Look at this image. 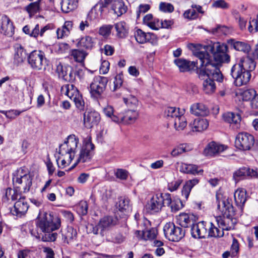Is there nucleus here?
<instances>
[{"mask_svg":"<svg viewBox=\"0 0 258 258\" xmlns=\"http://www.w3.org/2000/svg\"><path fill=\"white\" fill-rule=\"evenodd\" d=\"M174 63L178 67L180 72H189L195 67H197V61H189L183 58H176L173 61Z\"/></svg>","mask_w":258,"mask_h":258,"instance_id":"b1692460","label":"nucleus"},{"mask_svg":"<svg viewBox=\"0 0 258 258\" xmlns=\"http://www.w3.org/2000/svg\"><path fill=\"white\" fill-rule=\"evenodd\" d=\"M169 193H157L154 195L146 205V209L151 214H155L161 211L166 204H169Z\"/></svg>","mask_w":258,"mask_h":258,"instance_id":"39448f33","label":"nucleus"},{"mask_svg":"<svg viewBox=\"0 0 258 258\" xmlns=\"http://www.w3.org/2000/svg\"><path fill=\"white\" fill-rule=\"evenodd\" d=\"M229 45L235 50L242 51L247 54L251 49V47L247 43L243 41H237L234 39H230L227 40Z\"/></svg>","mask_w":258,"mask_h":258,"instance_id":"c85d7f7f","label":"nucleus"},{"mask_svg":"<svg viewBox=\"0 0 258 258\" xmlns=\"http://www.w3.org/2000/svg\"><path fill=\"white\" fill-rule=\"evenodd\" d=\"M205 51L196 50L194 54L200 61L199 67L196 69V73L200 78L208 76L214 77L218 82L221 83L224 77L220 70L222 63H228L230 56L228 54V46L224 43H217L213 46H206Z\"/></svg>","mask_w":258,"mask_h":258,"instance_id":"f257e3e1","label":"nucleus"},{"mask_svg":"<svg viewBox=\"0 0 258 258\" xmlns=\"http://www.w3.org/2000/svg\"><path fill=\"white\" fill-rule=\"evenodd\" d=\"M168 199H169V204H166V206L170 208L172 212L176 213L184 207L183 202L180 199H176L172 200L170 194Z\"/></svg>","mask_w":258,"mask_h":258,"instance_id":"a18cd8bd","label":"nucleus"},{"mask_svg":"<svg viewBox=\"0 0 258 258\" xmlns=\"http://www.w3.org/2000/svg\"><path fill=\"white\" fill-rule=\"evenodd\" d=\"M99 112L94 110H87L84 113V124L88 128L97 125L100 121Z\"/></svg>","mask_w":258,"mask_h":258,"instance_id":"a211bd4d","label":"nucleus"},{"mask_svg":"<svg viewBox=\"0 0 258 258\" xmlns=\"http://www.w3.org/2000/svg\"><path fill=\"white\" fill-rule=\"evenodd\" d=\"M165 237L169 241L178 242L185 236V230L181 226H176L173 222L165 224L163 227Z\"/></svg>","mask_w":258,"mask_h":258,"instance_id":"1a4fd4ad","label":"nucleus"},{"mask_svg":"<svg viewBox=\"0 0 258 258\" xmlns=\"http://www.w3.org/2000/svg\"><path fill=\"white\" fill-rule=\"evenodd\" d=\"M65 143L68 146L71 153L75 155L76 153L77 148L79 143V139L75 135H71L69 136L64 141Z\"/></svg>","mask_w":258,"mask_h":258,"instance_id":"79ce46f5","label":"nucleus"},{"mask_svg":"<svg viewBox=\"0 0 258 258\" xmlns=\"http://www.w3.org/2000/svg\"><path fill=\"white\" fill-rule=\"evenodd\" d=\"M183 15L184 18L189 20H194L198 17V14L194 9L185 11Z\"/></svg>","mask_w":258,"mask_h":258,"instance_id":"774afa93","label":"nucleus"},{"mask_svg":"<svg viewBox=\"0 0 258 258\" xmlns=\"http://www.w3.org/2000/svg\"><path fill=\"white\" fill-rule=\"evenodd\" d=\"M29 230L32 236L44 242H53L56 240L58 236V234L55 231V230H50L40 233L33 229H30Z\"/></svg>","mask_w":258,"mask_h":258,"instance_id":"393cba45","label":"nucleus"},{"mask_svg":"<svg viewBox=\"0 0 258 258\" xmlns=\"http://www.w3.org/2000/svg\"><path fill=\"white\" fill-rule=\"evenodd\" d=\"M62 240L63 242L70 244L77 238L76 230L72 227H68L64 231H61Z\"/></svg>","mask_w":258,"mask_h":258,"instance_id":"e433bc0d","label":"nucleus"},{"mask_svg":"<svg viewBox=\"0 0 258 258\" xmlns=\"http://www.w3.org/2000/svg\"><path fill=\"white\" fill-rule=\"evenodd\" d=\"M139 116L138 112L134 109H128L124 112H119L118 117H114V122L125 124L135 122Z\"/></svg>","mask_w":258,"mask_h":258,"instance_id":"dca6fc26","label":"nucleus"},{"mask_svg":"<svg viewBox=\"0 0 258 258\" xmlns=\"http://www.w3.org/2000/svg\"><path fill=\"white\" fill-rule=\"evenodd\" d=\"M109 240L112 242L115 243H121L125 239V236H123L120 232L116 231H111L109 232Z\"/></svg>","mask_w":258,"mask_h":258,"instance_id":"3c124183","label":"nucleus"},{"mask_svg":"<svg viewBox=\"0 0 258 258\" xmlns=\"http://www.w3.org/2000/svg\"><path fill=\"white\" fill-rule=\"evenodd\" d=\"M76 208L77 213L81 216H85L88 213V205L86 201H81Z\"/></svg>","mask_w":258,"mask_h":258,"instance_id":"6e6d98bb","label":"nucleus"},{"mask_svg":"<svg viewBox=\"0 0 258 258\" xmlns=\"http://www.w3.org/2000/svg\"><path fill=\"white\" fill-rule=\"evenodd\" d=\"M0 33L9 37H12L15 33L14 23L6 15H3L0 17Z\"/></svg>","mask_w":258,"mask_h":258,"instance_id":"f3484780","label":"nucleus"},{"mask_svg":"<svg viewBox=\"0 0 258 258\" xmlns=\"http://www.w3.org/2000/svg\"><path fill=\"white\" fill-rule=\"evenodd\" d=\"M230 75L234 79L236 86L246 85L251 78V74L240 68V66H233L231 69Z\"/></svg>","mask_w":258,"mask_h":258,"instance_id":"9b49d317","label":"nucleus"},{"mask_svg":"<svg viewBox=\"0 0 258 258\" xmlns=\"http://www.w3.org/2000/svg\"><path fill=\"white\" fill-rule=\"evenodd\" d=\"M70 55L73 57L76 62H83L88 55V53L83 50L74 49L70 51Z\"/></svg>","mask_w":258,"mask_h":258,"instance_id":"49530a36","label":"nucleus"},{"mask_svg":"<svg viewBox=\"0 0 258 258\" xmlns=\"http://www.w3.org/2000/svg\"><path fill=\"white\" fill-rule=\"evenodd\" d=\"M143 224L145 228L142 229V238L145 240H154L157 236L158 230L156 228H149L150 222L144 219Z\"/></svg>","mask_w":258,"mask_h":258,"instance_id":"bb28decb","label":"nucleus"},{"mask_svg":"<svg viewBox=\"0 0 258 258\" xmlns=\"http://www.w3.org/2000/svg\"><path fill=\"white\" fill-rule=\"evenodd\" d=\"M64 89L66 90L65 95L74 101L77 108L80 110H84L85 102L78 89L73 84H66L61 88L62 90Z\"/></svg>","mask_w":258,"mask_h":258,"instance_id":"9d476101","label":"nucleus"},{"mask_svg":"<svg viewBox=\"0 0 258 258\" xmlns=\"http://www.w3.org/2000/svg\"><path fill=\"white\" fill-rule=\"evenodd\" d=\"M192 149V146L187 144H182L175 148L171 153L173 157H176L186 152L190 151Z\"/></svg>","mask_w":258,"mask_h":258,"instance_id":"09e8293b","label":"nucleus"},{"mask_svg":"<svg viewBox=\"0 0 258 258\" xmlns=\"http://www.w3.org/2000/svg\"><path fill=\"white\" fill-rule=\"evenodd\" d=\"M124 103L130 107H136L138 104V100L134 96L131 95L127 98H123Z\"/></svg>","mask_w":258,"mask_h":258,"instance_id":"680f3d73","label":"nucleus"},{"mask_svg":"<svg viewBox=\"0 0 258 258\" xmlns=\"http://www.w3.org/2000/svg\"><path fill=\"white\" fill-rule=\"evenodd\" d=\"M58 153L62 156L69 154L70 162H71L75 157L73 154L71 153V151L69 150L68 146L64 142L63 144L59 145Z\"/></svg>","mask_w":258,"mask_h":258,"instance_id":"864d4df0","label":"nucleus"},{"mask_svg":"<svg viewBox=\"0 0 258 258\" xmlns=\"http://www.w3.org/2000/svg\"><path fill=\"white\" fill-rule=\"evenodd\" d=\"M207 223L204 221L197 222L190 228L192 237L196 239L205 238L208 234Z\"/></svg>","mask_w":258,"mask_h":258,"instance_id":"6ab92c4d","label":"nucleus"},{"mask_svg":"<svg viewBox=\"0 0 258 258\" xmlns=\"http://www.w3.org/2000/svg\"><path fill=\"white\" fill-rule=\"evenodd\" d=\"M225 150V147L222 145H219L215 142L209 143L204 151L206 156H213L215 154L222 152Z\"/></svg>","mask_w":258,"mask_h":258,"instance_id":"473e14b6","label":"nucleus"},{"mask_svg":"<svg viewBox=\"0 0 258 258\" xmlns=\"http://www.w3.org/2000/svg\"><path fill=\"white\" fill-rule=\"evenodd\" d=\"M233 66H240V68L244 71L250 73L254 70L256 63L253 59L246 56L240 58L239 61Z\"/></svg>","mask_w":258,"mask_h":258,"instance_id":"2f4dec72","label":"nucleus"},{"mask_svg":"<svg viewBox=\"0 0 258 258\" xmlns=\"http://www.w3.org/2000/svg\"><path fill=\"white\" fill-rule=\"evenodd\" d=\"M135 37L138 43L144 44L147 42V33H146L141 29H138L135 33Z\"/></svg>","mask_w":258,"mask_h":258,"instance_id":"5fc2aeb1","label":"nucleus"},{"mask_svg":"<svg viewBox=\"0 0 258 258\" xmlns=\"http://www.w3.org/2000/svg\"><path fill=\"white\" fill-rule=\"evenodd\" d=\"M14 63L17 66L24 61L27 58L28 54L24 47L19 43H16L14 45Z\"/></svg>","mask_w":258,"mask_h":258,"instance_id":"a878e982","label":"nucleus"},{"mask_svg":"<svg viewBox=\"0 0 258 258\" xmlns=\"http://www.w3.org/2000/svg\"><path fill=\"white\" fill-rule=\"evenodd\" d=\"M187 125V121L184 116L180 114L174 119V126L176 130H182Z\"/></svg>","mask_w":258,"mask_h":258,"instance_id":"8fccbe9b","label":"nucleus"},{"mask_svg":"<svg viewBox=\"0 0 258 258\" xmlns=\"http://www.w3.org/2000/svg\"><path fill=\"white\" fill-rule=\"evenodd\" d=\"M108 82L107 77L100 76L95 77L89 88L91 97L96 100L101 99Z\"/></svg>","mask_w":258,"mask_h":258,"instance_id":"6e6552de","label":"nucleus"},{"mask_svg":"<svg viewBox=\"0 0 258 258\" xmlns=\"http://www.w3.org/2000/svg\"><path fill=\"white\" fill-rule=\"evenodd\" d=\"M60 218L58 217L52 218L50 214L48 216L46 213H45L42 217H39V215L36 220V227L41 233L57 230L60 228Z\"/></svg>","mask_w":258,"mask_h":258,"instance_id":"7ed1b4c3","label":"nucleus"},{"mask_svg":"<svg viewBox=\"0 0 258 258\" xmlns=\"http://www.w3.org/2000/svg\"><path fill=\"white\" fill-rule=\"evenodd\" d=\"M179 108L175 107H168L164 111V115L167 117L174 118L178 116L181 113L179 111Z\"/></svg>","mask_w":258,"mask_h":258,"instance_id":"4d7b16f0","label":"nucleus"},{"mask_svg":"<svg viewBox=\"0 0 258 258\" xmlns=\"http://www.w3.org/2000/svg\"><path fill=\"white\" fill-rule=\"evenodd\" d=\"M73 21H66L61 28H58L57 29L56 34L58 38H62L69 36L73 29Z\"/></svg>","mask_w":258,"mask_h":258,"instance_id":"58836bf2","label":"nucleus"},{"mask_svg":"<svg viewBox=\"0 0 258 258\" xmlns=\"http://www.w3.org/2000/svg\"><path fill=\"white\" fill-rule=\"evenodd\" d=\"M114 28L116 31V36L119 38H125L128 34L129 27L124 21H120L114 25Z\"/></svg>","mask_w":258,"mask_h":258,"instance_id":"4c0bfd02","label":"nucleus"},{"mask_svg":"<svg viewBox=\"0 0 258 258\" xmlns=\"http://www.w3.org/2000/svg\"><path fill=\"white\" fill-rule=\"evenodd\" d=\"M123 83V74L120 73L117 74L115 77L113 81V88L112 91H115L119 89L122 85Z\"/></svg>","mask_w":258,"mask_h":258,"instance_id":"0e129e2a","label":"nucleus"},{"mask_svg":"<svg viewBox=\"0 0 258 258\" xmlns=\"http://www.w3.org/2000/svg\"><path fill=\"white\" fill-rule=\"evenodd\" d=\"M2 192L1 208L6 211L13 206V201L18 199L19 194L17 190L13 189L11 187L4 188Z\"/></svg>","mask_w":258,"mask_h":258,"instance_id":"4468645a","label":"nucleus"},{"mask_svg":"<svg viewBox=\"0 0 258 258\" xmlns=\"http://www.w3.org/2000/svg\"><path fill=\"white\" fill-rule=\"evenodd\" d=\"M60 5L62 11L68 13L76 9L78 4L74 0H62Z\"/></svg>","mask_w":258,"mask_h":258,"instance_id":"de8ad7c7","label":"nucleus"},{"mask_svg":"<svg viewBox=\"0 0 258 258\" xmlns=\"http://www.w3.org/2000/svg\"><path fill=\"white\" fill-rule=\"evenodd\" d=\"M180 170L184 173L193 175L202 174L203 172L202 169H199L197 165L194 164H183Z\"/></svg>","mask_w":258,"mask_h":258,"instance_id":"37998d69","label":"nucleus"},{"mask_svg":"<svg viewBox=\"0 0 258 258\" xmlns=\"http://www.w3.org/2000/svg\"><path fill=\"white\" fill-rule=\"evenodd\" d=\"M234 197L236 205L242 213L246 201V190L244 188H238L234 192Z\"/></svg>","mask_w":258,"mask_h":258,"instance_id":"cd10ccee","label":"nucleus"},{"mask_svg":"<svg viewBox=\"0 0 258 258\" xmlns=\"http://www.w3.org/2000/svg\"><path fill=\"white\" fill-rule=\"evenodd\" d=\"M211 226L209 228L207 236L214 237H222L224 235V230H220L215 227L212 223H210Z\"/></svg>","mask_w":258,"mask_h":258,"instance_id":"603ef678","label":"nucleus"},{"mask_svg":"<svg viewBox=\"0 0 258 258\" xmlns=\"http://www.w3.org/2000/svg\"><path fill=\"white\" fill-rule=\"evenodd\" d=\"M78 46L86 49L91 50L94 47L95 42L91 37L86 36L81 38L78 43Z\"/></svg>","mask_w":258,"mask_h":258,"instance_id":"c03bdc74","label":"nucleus"},{"mask_svg":"<svg viewBox=\"0 0 258 258\" xmlns=\"http://www.w3.org/2000/svg\"><path fill=\"white\" fill-rule=\"evenodd\" d=\"M11 208L8 209L6 212L14 216L21 217L25 214L29 208L28 203L25 201V198L20 197L18 201L16 202Z\"/></svg>","mask_w":258,"mask_h":258,"instance_id":"2eb2a0df","label":"nucleus"},{"mask_svg":"<svg viewBox=\"0 0 258 258\" xmlns=\"http://www.w3.org/2000/svg\"><path fill=\"white\" fill-rule=\"evenodd\" d=\"M94 150L95 146L92 142L91 137L88 136L84 140L79 157L70 170L73 169L80 163L90 162L94 155Z\"/></svg>","mask_w":258,"mask_h":258,"instance_id":"20e7f679","label":"nucleus"},{"mask_svg":"<svg viewBox=\"0 0 258 258\" xmlns=\"http://www.w3.org/2000/svg\"><path fill=\"white\" fill-rule=\"evenodd\" d=\"M27 62L32 69L38 71L42 70H45L46 66L48 65V61L43 51L34 50L28 54Z\"/></svg>","mask_w":258,"mask_h":258,"instance_id":"0eeeda50","label":"nucleus"},{"mask_svg":"<svg viewBox=\"0 0 258 258\" xmlns=\"http://www.w3.org/2000/svg\"><path fill=\"white\" fill-rule=\"evenodd\" d=\"M255 95L256 91L253 89H247L243 91L241 94L242 100L245 101H251Z\"/></svg>","mask_w":258,"mask_h":258,"instance_id":"bf43d9fd","label":"nucleus"},{"mask_svg":"<svg viewBox=\"0 0 258 258\" xmlns=\"http://www.w3.org/2000/svg\"><path fill=\"white\" fill-rule=\"evenodd\" d=\"M25 169V167L20 168L17 170L16 174L13 178V182L16 188L15 190H17L18 192L19 191L27 192L32 186L33 177Z\"/></svg>","mask_w":258,"mask_h":258,"instance_id":"f03ea898","label":"nucleus"},{"mask_svg":"<svg viewBox=\"0 0 258 258\" xmlns=\"http://www.w3.org/2000/svg\"><path fill=\"white\" fill-rule=\"evenodd\" d=\"M189 126L193 132H202L207 128L209 122L205 118H197L190 122Z\"/></svg>","mask_w":258,"mask_h":258,"instance_id":"c9c22d12","label":"nucleus"},{"mask_svg":"<svg viewBox=\"0 0 258 258\" xmlns=\"http://www.w3.org/2000/svg\"><path fill=\"white\" fill-rule=\"evenodd\" d=\"M111 9L118 16H120L126 12L127 7L125 5L123 0H114Z\"/></svg>","mask_w":258,"mask_h":258,"instance_id":"a19ab883","label":"nucleus"},{"mask_svg":"<svg viewBox=\"0 0 258 258\" xmlns=\"http://www.w3.org/2000/svg\"><path fill=\"white\" fill-rule=\"evenodd\" d=\"M40 9V1H37L34 3H31L28 5L26 7V10L28 13H36Z\"/></svg>","mask_w":258,"mask_h":258,"instance_id":"69168bd1","label":"nucleus"},{"mask_svg":"<svg viewBox=\"0 0 258 258\" xmlns=\"http://www.w3.org/2000/svg\"><path fill=\"white\" fill-rule=\"evenodd\" d=\"M116 178L121 180H126L128 176V172L125 169L118 168L114 173Z\"/></svg>","mask_w":258,"mask_h":258,"instance_id":"338daca9","label":"nucleus"},{"mask_svg":"<svg viewBox=\"0 0 258 258\" xmlns=\"http://www.w3.org/2000/svg\"><path fill=\"white\" fill-rule=\"evenodd\" d=\"M223 118L225 122L232 125L233 127L237 128L240 126L241 116L238 113L227 112L223 115Z\"/></svg>","mask_w":258,"mask_h":258,"instance_id":"f704fd0d","label":"nucleus"},{"mask_svg":"<svg viewBox=\"0 0 258 258\" xmlns=\"http://www.w3.org/2000/svg\"><path fill=\"white\" fill-rule=\"evenodd\" d=\"M113 27L112 25H104L100 27L99 34L104 37H107L111 34Z\"/></svg>","mask_w":258,"mask_h":258,"instance_id":"052dcab7","label":"nucleus"},{"mask_svg":"<svg viewBox=\"0 0 258 258\" xmlns=\"http://www.w3.org/2000/svg\"><path fill=\"white\" fill-rule=\"evenodd\" d=\"M199 182V179L197 178L186 181L181 190L182 196L187 200L192 188Z\"/></svg>","mask_w":258,"mask_h":258,"instance_id":"ea45409f","label":"nucleus"},{"mask_svg":"<svg viewBox=\"0 0 258 258\" xmlns=\"http://www.w3.org/2000/svg\"><path fill=\"white\" fill-rule=\"evenodd\" d=\"M190 112L196 116H207L209 113V110L203 103H195L190 106Z\"/></svg>","mask_w":258,"mask_h":258,"instance_id":"72a5a7b5","label":"nucleus"},{"mask_svg":"<svg viewBox=\"0 0 258 258\" xmlns=\"http://www.w3.org/2000/svg\"><path fill=\"white\" fill-rule=\"evenodd\" d=\"M177 223L183 228H191L198 221V216L193 213H180L177 217Z\"/></svg>","mask_w":258,"mask_h":258,"instance_id":"aec40b11","label":"nucleus"},{"mask_svg":"<svg viewBox=\"0 0 258 258\" xmlns=\"http://www.w3.org/2000/svg\"><path fill=\"white\" fill-rule=\"evenodd\" d=\"M216 197L217 208L221 211L222 215L231 217L235 216L236 211L231 203V200L223 198L221 194H216Z\"/></svg>","mask_w":258,"mask_h":258,"instance_id":"f8f14e48","label":"nucleus"},{"mask_svg":"<svg viewBox=\"0 0 258 258\" xmlns=\"http://www.w3.org/2000/svg\"><path fill=\"white\" fill-rule=\"evenodd\" d=\"M118 200L117 207L119 211L124 215H128L132 211V205L130 203L129 198L123 196L119 197Z\"/></svg>","mask_w":258,"mask_h":258,"instance_id":"c756f323","label":"nucleus"},{"mask_svg":"<svg viewBox=\"0 0 258 258\" xmlns=\"http://www.w3.org/2000/svg\"><path fill=\"white\" fill-rule=\"evenodd\" d=\"M103 112L108 117L111 118L114 122V117H118L119 112L114 111L113 107L110 105H107L103 109Z\"/></svg>","mask_w":258,"mask_h":258,"instance_id":"13d9d810","label":"nucleus"},{"mask_svg":"<svg viewBox=\"0 0 258 258\" xmlns=\"http://www.w3.org/2000/svg\"><path fill=\"white\" fill-rule=\"evenodd\" d=\"M52 25L48 24L40 29L39 25L37 24L34 28L31 29L30 26L26 25L23 28V32L31 37L37 38L39 35L43 36L44 33L49 29H52Z\"/></svg>","mask_w":258,"mask_h":258,"instance_id":"412c9836","label":"nucleus"},{"mask_svg":"<svg viewBox=\"0 0 258 258\" xmlns=\"http://www.w3.org/2000/svg\"><path fill=\"white\" fill-rule=\"evenodd\" d=\"M160 11L164 13H172L174 10V6L170 3L161 2L159 5Z\"/></svg>","mask_w":258,"mask_h":258,"instance_id":"e2e57ef3","label":"nucleus"},{"mask_svg":"<svg viewBox=\"0 0 258 258\" xmlns=\"http://www.w3.org/2000/svg\"><path fill=\"white\" fill-rule=\"evenodd\" d=\"M216 221L220 228L223 230L229 231L234 229L237 220L235 216L232 217L222 215L216 218Z\"/></svg>","mask_w":258,"mask_h":258,"instance_id":"4be33fe9","label":"nucleus"},{"mask_svg":"<svg viewBox=\"0 0 258 258\" xmlns=\"http://www.w3.org/2000/svg\"><path fill=\"white\" fill-rule=\"evenodd\" d=\"M254 143V137L246 132H241L236 136L235 147L241 150L246 151L250 149Z\"/></svg>","mask_w":258,"mask_h":258,"instance_id":"ddd939ff","label":"nucleus"},{"mask_svg":"<svg viewBox=\"0 0 258 258\" xmlns=\"http://www.w3.org/2000/svg\"><path fill=\"white\" fill-rule=\"evenodd\" d=\"M117 219L112 216H105L100 218L98 223L93 227L92 232L101 236H109L110 229L117 224Z\"/></svg>","mask_w":258,"mask_h":258,"instance_id":"423d86ee","label":"nucleus"},{"mask_svg":"<svg viewBox=\"0 0 258 258\" xmlns=\"http://www.w3.org/2000/svg\"><path fill=\"white\" fill-rule=\"evenodd\" d=\"M257 172L256 170L248 167H243L239 168L233 173V178L236 182L241 179L249 177H256Z\"/></svg>","mask_w":258,"mask_h":258,"instance_id":"5701e85b","label":"nucleus"},{"mask_svg":"<svg viewBox=\"0 0 258 258\" xmlns=\"http://www.w3.org/2000/svg\"><path fill=\"white\" fill-rule=\"evenodd\" d=\"M208 76L204 78H200L199 76V78L201 80H204L203 83V90L206 94H211L215 92L216 90V85L215 81L218 82L216 79L212 76H210L209 73Z\"/></svg>","mask_w":258,"mask_h":258,"instance_id":"7c9ffc66","label":"nucleus"}]
</instances>
